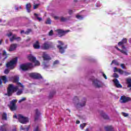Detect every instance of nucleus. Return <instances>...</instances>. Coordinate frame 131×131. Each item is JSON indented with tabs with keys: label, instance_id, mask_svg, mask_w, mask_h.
I'll return each instance as SVG.
<instances>
[{
	"label": "nucleus",
	"instance_id": "obj_47",
	"mask_svg": "<svg viewBox=\"0 0 131 131\" xmlns=\"http://www.w3.org/2000/svg\"><path fill=\"white\" fill-rule=\"evenodd\" d=\"M114 76L116 78H118V77H119V76H118V75L116 73H114Z\"/></svg>",
	"mask_w": 131,
	"mask_h": 131
},
{
	"label": "nucleus",
	"instance_id": "obj_26",
	"mask_svg": "<svg viewBox=\"0 0 131 131\" xmlns=\"http://www.w3.org/2000/svg\"><path fill=\"white\" fill-rule=\"evenodd\" d=\"M30 8H31V5L30 4H28L26 5V9L28 13H30Z\"/></svg>",
	"mask_w": 131,
	"mask_h": 131
},
{
	"label": "nucleus",
	"instance_id": "obj_17",
	"mask_svg": "<svg viewBox=\"0 0 131 131\" xmlns=\"http://www.w3.org/2000/svg\"><path fill=\"white\" fill-rule=\"evenodd\" d=\"M113 82L117 88H118L119 89L122 88V85L119 83V81L117 79H114Z\"/></svg>",
	"mask_w": 131,
	"mask_h": 131
},
{
	"label": "nucleus",
	"instance_id": "obj_18",
	"mask_svg": "<svg viewBox=\"0 0 131 131\" xmlns=\"http://www.w3.org/2000/svg\"><path fill=\"white\" fill-rule=\"evenodd\" d=\"M17 44H12L10 46V47L9 48L10 52H12V51H15L17 48Z\"/></svg>",
	"mask_w": 131,
	"mask_h": 131
},
{
	"label": "nucleus",
	"instance_id": "obj_52",
	"mask_svg": "<svg viewBox=\"0 0 131 131\" xmlns=\"http://www.w3.org/2000/svg\"><path fill=\"white\" fill-rule=\"evenodd\" d=\"M103 77L105 78V79H107V76H106V75H105V74L103 73Z\"/></svg>",
	"mask_w": 131,
	"mask_h": 131
},
{
	"label": "nucleus",
	"instance_id": "obj_33",
	"mask_svg": "<svg viewBox=\"0 0 131 131\" xmlns=\"http://www.w3.org/2000/svg\"><path fill=\"white\" fill-rule=\"evenodd\" d=\"M0 131H7V130L6 129V127L5 126V125H3L1 127Z\"/></svg>",
	"mask_w": 131,
	"mask_h": 131
},
{
	"label": "nucleus",
	"instance_id": "obj_45",
	"mask_svg": "<svg viewBox=\"0 0 131 131\" xmlns=\"http://www.w3.org/2000/svg\"><path fill=\"white\" fill-rule=\"evenodd\" d=\"M59 63V60H55L54 62H53V65H57V64H58Z\"/></svg>",
	"mask_w": 131,
	"mask_h": 131
},
{
	"label": "nucleus",
	"instance_id": "obj_53",
	"mask_svg": "<svg viewBox=\"0 0 131 131\" xmlns=\"http://www.w3.org/2000/svg\"><path fill=\"white\" fill-rule=\"evenodd\" d=\"M122 49H123V50H126V48L125 47H124V46H122Z\"/></svg>",
	"mask_w": 131,
	"mask_h": 131
},
{
	"label": "nucleus",
	"instance_id": "obj_42",
	"mask_svg": "<svg viewBox=\"0 0 131 131\" xmlns=\"http://www.w3.org/2000/svg\"><path fill=\"white\" fill-rule=\"evenodd\" d=\"M60 20L62 22H64V21H66V20H67V19L64 17H61Z\"/></svg>",
	"mask_w": 131,
	"mask_h": 131
},
{
	"label": "nucleus",
	"instance_id": "obj_10",
	"mask_svg": "<svg viewBox=\"0 0 131 131\" xmlns=\"http://www.w3.org/2000/svg\"><path fill=\"white\" fill-rule=\"evenodd\" d=\"M131 100L130 97H126L124 95L122 96L120 98V102L123 104L125 103H127V102H129Z\"/></svg>",
	"mask_w": 131,
	"mask_h": 131
},
{
	"label": "nucleus",
	"instance_id": "obj_22",
	"mask_svg": "<svg viewBox=\"0 0 131 131\" xmlns=\"http://www.w3.org/2000/svg\"><path fill=\"white\" fill-rule=\"evenodd\" d=\"M104 128L106 131H113V127L112 126H106Z\"/></svg>",
	"mask_w": 131,
	"mask_h": 131
},
{
	"label": "nucleus",
	"instance_id": "obj_35",
	"mask_svg": "<svg viewBox=\"0 0 131 131\" xmlns=\"http://www.w3.org/2000/svg\"><path fill=\"white\" fill-rule=\"evenodd\" d=\"M77 19H79V20H82L83 19V16L81 15H77L76 16Z\"/></svg>",
	"mask_w": 131,
	"mask_h": 131
},
{
	"label": "nucleus",
	"instance_id": "obj_61",
	"mask_svg": "<svg viewBox=\"0 0 131 131\" xmlns=\"http://www.w3.org/2000/svg\"><path fill=\"white\" fill-rule=\"evenodd\" d=\"M2 42H3V40H0V45H2Z\"/></svg>",
	"mask_w": 131,
	"mask_h": 131
},
{
	"label": "nucleus",
	"instance_id": "obj_50",
	"mask_svg": "<svg viewBox=\"0 0 131 131\" xmlns=\"http://www.w3.org/2000/svg\"><path fill=\"white\" fill-rule=\"evenodd\" d=\"M73 13V11H72V10H69V14H70V15H71V14H72Z\"/></svg>",
	"mask_w": 131,
	"mask_h": 131
},
{
	"label": "nucleus",
	"instance_id": "obj_34",
	"mask_svg": "<svg viewBox=\"0 0 131 131\" xmlns=\"http://www.w3.org/2000/svg\"><path fill=\"white\" fill-rule=\"evenodd\" d=\"M127 51L126 50H121V53H122V54H124V55H126V56H127Z\"/></svg>",
	"mask_w": 131,
	"mask_h": 131
},
{
	"label": "nucleus",
	"instance_id": "obj_16",
	"mask_svg": "<svg viewBox=\"0 0 131 131\" xmlns=\"http://www.w3.org/2000/svg\"><path fill=\"white\" fill-rule=\"evenodd\" d=\"M42 58L45 61H50L51 60V57L46 52L43 53Z\"/></svg>",
	"mask_w": 131,
	"mask_h": 131
},
{
	"label": "nucleus",
	"instance_id": "obj_43",
	"mask_svg": "<svg viewBox=\"0 0 131 131\" xmlns=\"http://www.w3.org/2000/svg\"><path fill=\"white\" fill-rule=\"evenodd\" d=\"M53 30H51L49 33V35L50 36H52V35H53Z\"/></svg>",
	"mask_w": 131,
	"mask_h": 131
},
{
	"label": "nucleus",
	"instance_id": "obj_13",
	"mask_svg": "<svg viewBox=\"0 0 131 131\" xmlns=\"http://www.w3.org/2000/svg\"><path fill=\"white\" fill-rule=\"evenodd\" d=\"M30 76L32 77V78H35L36 79H38L42 78L41 75L37 73H32L30 74Z\"/></svg>",
	"mask_w": 131,
	"mask_h": 131
},
{
	"label": "nucleus",
	"instance_id": "obj_30",
	"mask_svg": "<svg viewBox=\"0 0 131 131\" xmlns=\"http://www.w3.org/2000/svg\"><path fill=\"white\" fill-rule=\"evenodd\" d=\"M46 24H52V20H51L50 18H48L46 20V21L45 22Z\"/></svg>",
	"mask_w": 131,
	"mask_h": 131
},
{
	"label": "nucleus",
	"instance_id": "obj_63",
	"mask_svg": "<svg viewBox=\"0 0 131 131\" xmlns=\"http://www.w3.org/2000/svg\"><path fill=\"white\" fill-rule=\"evenodd\" d=\"M118 51H120V52H121V50H120L119 48H117Z\"/></svg>",
	"mask_w": 131,
	"mask_h": 131
},
{
	"label": "nucleus",
	"instance_id": "obj_44",
	"mask_svg": "<svg viewBox=\"0 0 131 131\" xmlns=\"http://www.w3.org/2000/svg\"><path fill=\"white\" fill-rule=\"evenodd\" d=\"M6 35L8 37H11V36H12V35H13V34L11 32H10L9 34H7Z\"/></svg>",
	"mask_w": 131,
	"mask_h": 131
},
{
	"label": "nucleus",
	"instance_id": "obj_41",
	"mask_svg": "<svg viewBox=\"0 0 131 131\" xmlns=\"http://www.w3.org/2000/svg\"><path fill=\"white\" fill-rule=\"evenodd\" d=\"M33 131H40L39 128H38V126H37L35 128H34Z\"/></svg>",
	"mask_w": 131,
	"mask_h": 131
},
{
	"label": "nucleus",
	"instance_id": "obj_31",
	"mask_svg": "<svg viewBox=\"0 0 131 131\" xmlns=\"http://www.w3.org/2000/svg\"><path fill=\"white\" fill-rule=\"evenodd\" d=\"M113 64H115V65H119V63H118V62H117V61L115 60H113L112 61L111 65H112Z\"/></svg>",
	"mask_w": 131,
	"mask_h": 131
},
{
	"label": "nucleus",
	"instance_id": "obj_46",
	"mask_svg": "<svg viewBox=\"0 0 131 131\" xmlns=\"http://www.w3.org/2000/svg\"><path fill=\"white\" fill-rule=\"evenodd\" d=\"M121 67L122 68V69H125V66H124V63L121 64Z\"/></svg>",
	"mask_w": 131,
	"mask_h": 131
},
{
	"label": "nucleus",
	"instance_id": "obj_2",
	"mask_svg": "<svg viewBox=\"0 0 131 131\" xmlns=\"http://www.w3.org/2000/svg\"><path fill=\"white\" fill-rule=\"evenodd\" d=\"M79 100H80V99L77 96L74 97L73 99V102L77 108H82V107H84L85 104H86V98H83L80 101Z\"/></svg>",
	"mask_w": 131,
	"mask_h": 131
},
{
	"label": "nucleus",
	"instance_id": "obj_4",
	"mask_svg": "<svg viewBox=\"0 0 131 131\" xmlns=\"http://www.w3.org/2000/svg\"><path fill=\"white\" fill-rule=\"evenodd\" d=\"M54 48V43L51 41H46L41 46L42 50H49Z\"/></svg>",
	"mask_w": 131,
	"mask_h": 131
},
{
	"label": "nucleus",
	"instance_id": "obj_57",
	"mask_svg": "<svg viewBox=\"0 0 131 131\" xmlns=\"http://www.w3.org/2000/svg\"><path fill=\"white\" fill-rule=\"evenodd\" d=\"M54 18L55 19V20H58V19H59V17L58 16H55Z\"/></svg>",
	"mask_w": 131,
	"mask_h": 131
},
{
	"label": "nucleus",
	"instance_id": "obj_37",
	"mask_svg": "<svg viewBox=\"0 0 131 131\" xmlns=\"http://www.w3.org/2000/svg\"><path fill=\"white\" fill-rule=\"evenodd\" d=\"M121 114L122 115H123V116H124V117H127V116H128L129 115L128 113H124V112H122Z\"/></svg>",
	"mask_w": 131,
	"mask_h": 131
},
{
	"label": "nucleus",
	"instance_id": "obj_48",
	"mask_svg": "<svg viewBox=\"0 0 131 131\" xmlns=\"http://www.w3.org/2000/svg\"><path fill=\"white\" fill-rule=\"evenodd\" d=\"M118 72V69H117V68L115 67L114 68V72Z\"/></svg>",
	"mask_w": 131,
	"mask_h": 131
},
{
	"label": "nucleus",
	"instance_id": "obj_49",
	"mask_svg": "<svg viewBox=\"0 0 131 131\" xmlns=\"http://www.w3.org/2000/svg\"><path fill=\"white\" fill-rule=\"evenodd\" d=\"M124 73L125 75H129L130 74V73L127 72H124Z\"/></svg>",
	"mask_w": 131,
	"mask_h": 131
},
{
	"label": "nucleus",
	"instance_id": "obj_8",
	"mask_svg": "<svg viewBox=\"0 0 131 131\" xmlns=\"http://www.w3.org/2000/svg\"><path fill=\"white\" fill-rule=\"evenodd\" d=\"M93 81V85L95 86V88H102L103 86V83L100 80L97 79H95L94 77L91 79Z\"/></svg>",
	"mask_w": 131,
	"mask_h": 131
},
{
	"label": "nucleus",
	"instance_id": "obj_9",
	"mask_svg": "<svg viewBox=\"0 0 131 131\" xmlns=\"http://www.w3.org/2000/svg\"><path fill=\"white\" fill-rule=\"evenodd\" d=\"M29 60L35 63V66H39L40 63L38 62V61L36 60V58L32 56V55L30 54L28 57Z\"/></svg>",
	"mask_w": 131,
	"mask_h": 131
},
{
	"label": "nucleus",
	"instance_id": "obj_25",
	"mask_svg": "<svg viewBox=\"0 0 131 131\" xmlns=\"http://www.w3.org/2000/svg\"><path fill=\"white\" fill-rule=\"evenodd\" d=\"M29 128H30V126L28 125L27 127H22V126H20V129L21 130H26V131H28L29 130Z\"/></svg>",
	"mask_w": 131,
	"mask_h": 131
},
{
	"label": "nucleus",
	"instance_id": "obj_38",
	"mask_svg": "<svg viewBox=\"0 0 131 131\" xmlns=\"http://www.w3.org/2000/svg\"><path fill=\"white\" fill-rule=\"evenodd\" d=\"M30 32H31V30H30V29H28V30L25 32V34L28 35L29 33H30Z\"/></svg>",
	"mask_w": 131,
	"mask_h": 131
},
{
	"label": "nucleus",
	"instance_id": "obj_54",
	"mask_svg": "<svg viewBox=\"0 0 131 131\" xmlns=\"http://www.w3.org/2000/svg\"><path fill=\"white\" fill-rule=\"evenodd\" d=\"M43 66L44 68H47V67H49V66H47V64H46V63L43 64Z\"/></svg>",
	"mask_w": 131,
	"mask_h": 131
},
{
	"label": "nucleus",
	"instance_id": "obj_60",
	"mask_svg": "<svg viewBox=\"0 0 131 131\" xmlns=\"http://www.w3.org/2000/svg\"><path fill=\"white\" fill-rule=\"evenodd\" d=\"M15 10H16V11H18V10H19V8L15 7Z\"/></svg>",
	"mask_w": 131,
	"mask_h": 131
},
{
	"label": "nucleus",
	"instance_id": "obj_15",
	"mask_svg": "<svg viewBox=\"0 0 131 131\" xmlns=\"http://www.w3.org/2000/svg\"><path fill=\"white\" fill-rule=\"evenodd\" d=\"M3 81H4V83H7V82H8V78H7V76H1L0 77V85L3 84Z\"/></svg>",
	"mask_w": 131,
	"mask_h": 131
},
{
	"label": "nucleus",
	"instance_id": "obj_64",
	"mask_svg": "<svg viewBox=\"0 0 131 131\" xmlns=\"http://www.w3.org/2000/svg\"><path fill=\"white\" fill-rule=\"evenodd\" d=\"M12 131H17V129L16 128H14L12 130Z\"/></svg>",
	"mask_w": 131,
	"mask_h": 131
},
{
	"label": "nucleus",
	"instance_id": "obj_59",
	"mask_svg": "<svg viewBox=\"0 0 131 131\" xmlns=\"http://www.w3.org/2000/svg\"><path fill=\"white\" fill-rule=\"evenodd\" d=\"M13 118H18V117H17V116L16 115H14V116H13Z\"/></svg>",
	"mask_w": 131,
	"mask_h": 131
},
{
	"label": "nucleus",
	"instance_id": "obj_58",
	"mask_svg": "<svg viewBox=\"0 0 131 131\" xmlns=\"http://www.w3.org/2000/svg\"><path fill=\"white\" fill-rule=\"evenodd\" d=\"M80 123V121H76V124H79Z\"/></svg>",
	"mask_w": 131,
	"mask_h": 131
},
{
	"label": "nucleus",
	"instance_id": "obj_56",
	"mask_svg": "<svg viewBox=\"0 0 131 131\" xmlns=\"http://www.w3.org/2000/svg\"><path fill=\"white\" fill-rule=\"evenodd\" d=\"M23 33H25V32L24 31V30L21 31L20 34H23Z\"/></svg>",
	"mask_w": 131,
	"mask_h": 131
},
{
	"label": "nucleus",
	"instance_id": "obj_39",
	"mask_svg": "<svg viewBox=\"0 0 131 131\" xmlns=\"http://www.w3.org/2000/svg\"><path fill=\"white\" fill-rule=\"evenodd\" d=\"M26 100V98L23 97V98H22L20 100H19L18 101V102H19V103H21V102H22L25 101Z\"/></svg>",
	"mask_w": 131,
	"mask_h": 131
},
{
	"label": "nucleus",
	"instance_id": "obj_21",
	"mask_svg": "<svg viewBox=\"0 0 131 131\" xmlns=\"http://www.w3.org/2000/svg\"><path fill=\"white\" fill-rule=\"evenodd\" d=\"M127 42V39L126 38L123 39L122 40L118 43V46H122V45H124V43H126Z\"/></svg>",
	"mask_w": 131,
	"mask_h": 131
},
{
	"label": "nucleus",
	"instance_id": "obj_11",
	"mask_svg": "<svg viewBox=\"0 0 131 131\" xmlns=\"http://www.w3.org/2000/svg\"><path fill=\"white\" fill-rule=\"evenodd\" d=\"M16 103H17V100L13 99L10 102V108L11 111H15L17 109V106H16Z\"/></svg>",
	"mask_w": 131,
	"mask_h": 131
},
{
	"label": "nucleus",
	"instance_id": "obj_40",
	"mask_svg": "<svg viewBox=\"0 0 131 131\" xmlns=\"http://www.w3.org/2000/svg\"><path fill=\"white\" fill-rule=\"evenodd\" d=\"M9 72H10V71L9 70V69H6L4 71V73H5V74H8Z\"/></svg>",
	"mask_w": 131,
	"mask_h": 131
},
{
	"label": "nucleus",
	"instance_id": "obj_5",
	"mask_svg": "<svg viewBox=\"0 0 131 131\" xmlns=\"http://www.w3.org/2000/svg\"><path fill=\"white\" fill-rule=\"evenodd\" d=\"M33 67H34V66L31 63L22 64L20 66V69L23 71H26L29 70V69H31Z\"/></svg>",
	"mask_w": 131,
	"mask_h": 131
},
{
	"label": "nucleus",
	"instance_id": "obj_12",
	"mask_svg": "<svg viewBox=\"0 0 131 131\" xmlns=\"http://www.w3.org/2000/svg\"><path fill=\"white\" fill-rule=\"evenodd\" d=\"M70 31V30H67V31H63L62 30H56V32L57 33L58 35L59 36H63L65 35L66 33H68V32H69Z\"/></svg>",
	"mask_w": 131,
	"mask_h": 131
},
{
	"label": "nucleus",
	"instance_id": "obj_7",
	"mask_svg": "<svg viewBox=\"0 0 131 131\" xmlns=\"http://www.w3.org/2000/svg\"><path fill=\"white\" fill-rule=\"evenodd\" d=\"M17 118L19 122L23 124H26L29 121V119L27 117H24L21 114L18 115Z\"/></svg>",
	"mask_w": 131,
	"mask_h": 131
},
{
	"label": "nucleus",
	"instance_id": "obj_19",
	"mask_svg": "<svg viewBox=\"0 0 131 131\" xmlns=\"http://www.w3.org/2000/svg\"><path fill=\"white\" fill-rule=\"evenodd\" d=\"M33 48L36 49H40V46L39 45V42L36 41L35 43L33 44Z\"/></svg>",
	"mask_w": 131,
	"mask_h": 131
},
{
	"label": "nucleus",
	"instance_id": "obj_51",
	"mask_svg": "<svg viewBox=\"0 0 131 131\" xmlns=\"http://www.w3.org/2000/svg\"><path fill=\"white\" fill-rule=\"evenodd\" d=\"M38 6H39V4H35L34 6V9H36L37 8V7H38Z\"/></svg>",
	"mask_w": 131,
	"mask_h": 131
},
{
	"label": "nucleus",
	"instance_id": "obj_36",
	"mask_svg": "<svg viewBox=\"0 0 131 131\" xmlns=\"http://www.w3.org/2000/svg\"><path fill=\"white\" fill-rule=\"evenodd\" d=\"M118 72H119V73H120V74H123L124 73V71H123V70H122L120 69H118Z\"/></svg>",
	"mask_w": 131,
	"mask_h": 131
},
{
	"label": "nucleus",
	"instance_id": "obj_62",
	"mask_svg": "<svg viewBox=\"0 0 131 131\" xmlns=\"http://www.w3.org/2000/svg\"><path fill=\"white\" fill-rule=\"evenodd\" d=\"M128 41L130 42V43H131V38L129 39Z\"/></svg>",
	"mask_w": 131,
	"mask_h": 131
},
{
	"label": "nucleus",
	"instance_id": "obj_29",
	"mask_svg": "<svg viewBox=\"0 0 131 131\" xmlns=\"http://www.w3.org/2000/svg\"><path fill=\"white\" fill-rule=\"evenodd\" d=\"M34 16H36L37 20H38L39 21H41V20H42V18L41 17H38V14H37L36 13H34Z\"/></svg>",
	"mask_w": 131,
	"mask_h": 131
},
{
	"label": "nucleus",
	"instance_id": "obj_23",
	"mask_svg": "<svg viewBox=\"0 0 131 131\" xmlns=\"http://www.w3.org/2000/svg\"><path fill=\"white\" fill-rule=\"evenodd\" d=\"M101 115L104 119H109V117L105 113L102 112Z\"/></svg>",
	"mask_w": 131,
	"mask_h": 131
},
{
	"label": "nucleus",
	"instance_id": "obj_1",
	"mask_svg": "<svg viewBox=\"0 0 131 131\" xmlns=\"http://www.w3.org/2000/svg\"><path fill=\"white\" fill-rule=\"evenodd\" d=\"M11 79L13 80V82L17 83V86H14V85L12 84L9 85L7 89L8 96H11L12 94H13L14 92H16V91H18L16 95H17V96H20V95L23 93L24 85H23L22 83L18 82L19 81V76H14V77H12Z\"/></svg>",
	"mask_w": 131,
	"mask_h": 131
},
{
	"label": "nucleus",
	"instance_id": "obj_27",
	"mask_svg": "<svg viewBox=\"0 0 131 131\" xmlns=\"http://www.w3.org/2000/svg\"><path fill=\"white\" fill-rule=\"evenodd\" d=\"M3 57L4 58V61H5V60H6V59H7V58H8V56H7V52H6V51H5V50L3 51Z\"/></svg>",
	"mask_w": 131,
	"mask_h": 131
},
{
	"label": "nucleus",
	"instance_id": "obj_24",
	"mask_svg": "<svg viewBox=\"0 0 131 131\" xmlns=\"http://www.w3.org/2000/svg\"><path fill=\"white\" fill-rule=\"evenodd\" d=\"M126 81L128 84L127 88H130V90H131V78L127 79Z\"/></svg>",
	"mask_w": 131,
	"mask_h": 131
},
{
	"label": "nucleus",
	"instance_id": "obj_6",
	"mask_svg": "<svg viewBox=\"0 0 131 131\" xmlns=\"http://www.w3.org/2000/svg\"><path fill=\"white\" fill-rule=\"evenodd\" d=\"M58 42L60 44V45L57 46V47L59 50V52L60 54H64V53H65L66 49H67V45H66L64 47H63V46H64V42L60 40H58Z\"/></svg>",
	"mask_w": 131,
	"mask_h": 131
},
{
	"label": "nucleus",
	"instance_id": "obj_3",
	"mask_svg": "<svg viewBox=\"0 0 131 131\" xmlns=\"http://www.w3.org/2000/svg\"><path fill=\"white\" fill-rule=\"evenodd\" d=\"M17 62H18V58L16 57L13 58L10 62H7L6 66L7 68H9V69H14L15 66L17 64Z\"/></svg>",
	"mask_w": 131,
	"mask_h": 131
},
{
	"label": "nucleus",
	"instance_id": "obj_32",
	"mask_svg": "<svg viewBox=\"0 0 131 131\" xmlns=\"http://www.w3.org/2000/svg\"><path fill=\"white\" fill-rule=\"evenodd\" d=\"M85 125H86V123L81 124L80 125V127L81 129H83V128H84Z\"/></svg>",
	"mask_w": 131,
	"mask_h": 131
},
{
	"label": "nucleus",
	"instance_id": "obj_20",
	"mask_svg": "<svg viewBox=\"0 0 131 131\" xmlns=\"http://www.w3.org/2000/svg\"><path fill=\"white\" fill-rule=\"evenodd\" d=\"M40 116V113L39 111H38V110H35V120H37L38 119V117Z\"/></svg>",
	"mask_w": 131,
	"mask_h": 131
},
{
	"label": "nucleus",
	"instance_id": "obj_14",
	"mask_svg": "<svg viewBox=\"0 0 131 131\" xmlns=\"http://www.w3.org/2000/svg\"><path fill=\"white\" fill-rule=\"evenodd\" d=\"M14 40L19 41L21 40V38L20 37H17L16 34H13L12 37L10 38V41L12 42V41H14Z\"/></svg>",
	"mask_w": 131,
	"mask_h": 131
},
{
	"label": "nucleus",
	"instance_id": "obj_55",
	"mask_svg": "<svg viewBox=\"0 0 131 131\" xmlns=\"http://www.w3.org/2000/svg\"><path fill=\"white\" fill-rule=\"evenodd\" d=\"M30 39H31L30 37H28V38L26 40V41L28 42V41H29L30 40Z\"/></svg>",
	"mask_w": 131,
	"mask_h": 131
},
{
	"label": "nucleus",
	"instance_id": "obj_28",
	"mask_svg": "<svg viewBox=\"0 0 131 131\" xmlns=\"http://www.w3.org/2000/svg\"><path fill=\"white\" fill-rule=\"evenodd\" d=\"M7 113H4L2 115V119L4 120H7Z\"/></svg>",
	"mask_w": 131,
	"mask_h": 131
}]
</instances>
